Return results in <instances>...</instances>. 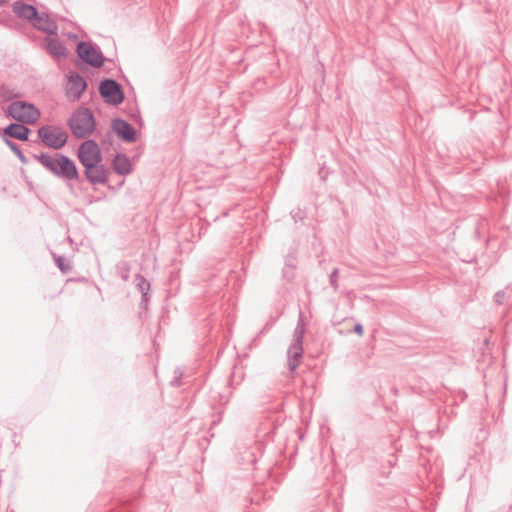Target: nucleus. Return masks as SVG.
I'll list each match as a JSON object with an SVG mask.
<instances>
[{"label":"nucleus","instance_id":"4","mask_svg":"<svg viewBox=\"0 0 512 512\" xmlns=\"http://www.w3.org/2000/svg\"><path fill=\"white\" fill-rule=\"evenodd\" d=\"M38 138L47 147L55 150L64 147L68 141V133L54 125H44L37 130Z\"/></svg>","mask_w":512,"mask_h":512},{"label":"nucleus","instance_id":"20","mask_svg":"<svg viewBox=\"0 0 512 512\" xmlns=\"http://www.w3.org/2000/svg\"><path fill=\"white\" fill-rule=\"evenodd\" d=\"M338 274H339V270H338V268H335L332 270V272L330 273V276H329L330 285L335 292L338 291V288H339Z\"/></svg>","mask_w":512,"mask_h":512},{"label":"nucleus","instance_id":"9","mask_svg":"<svg viewBox=\"0 0 512 512\" xmlns=\"http://www.w3.org/2000/svg\"><path fill=\"white\" fill-rule=\"evenodd\" d=\"M77 158L82 166L103 162L100 147L93 139L85 140L79 145Z\"/></svg>","mask_w":512,"mask_h":512},{"label":"nucleus","instance_id":"17","mask_svg":"<svg viewBox=\"0 0 512 512\" xmlns=\"http://www.w3.org/2000/svg\"><path fill=\"white\" fill-rule=\"evenodd\" d=\"M53 258H54L56 266L59 268V270L62 273L67 274V273L71 272L72 265L70 264L69 260H67L66 258H64L62 256H58L56 254H53Z\"/></svg>","mask_w":512,"mask_h":512},{"label":"nucleus","instance_id":"19","mask_svg":"<svg viewBox=\"0 0 512 512\" xmlns=\"http://www.w3.org/2000/svg\"><path fill=\"white\" fill-rule=\"evenodd\" d=\"M135 281H136V287L140 293L149 292L150 283L147 281V279L143 275L137 274L135 276Z\"/></svg>","mask_w":512,"mask_h":512},{"label":"nucleus","instance_id":"27","mask_svg":"<svg viewBox=\"0 0 512 512\" xmlns=\"http://www.w3.org/2000/svg\"><path fill=\"white\" fill-rule=\"evenodd\" d=\"M121 278L124 280V281H127L129 279V267H127L125 273L122 274Z\"/></svg>","mask_w":512,"mask_h":512},{"label":"nucleus","instance_id":"11","mask_svg":"<svg viewBox=\"0 0 512 512\" xmlns=\"http://www.w3.org/2000/svg\"><path fill=\"white\" fill-rule=\"evenodd\" d=\"M111 129L122 141L133 143L137 140L136 129L126 120L115 118L111 121Z\"/></svg>","mask_w":512,"mask_h":512},{"label":"nucleus","instance_id":"26","mask_svg":"<svg viewBox=\"0 0 512 512\" xmlns=\"http://www.w3.org/2000/svg\"><path fill=\"white\" fill-rule=\"evenodd\" d=\"M40 115V110L36 106H34V123L39 119Z\"/></svg>","mask_w":512,"mask_h":512},{"label":"nucleus","instance_id":"1","mask_svg":"<svg viewBox=\"0 0 512 512\" xmlns=\"http://www.w3.org/2000/svg\"><path fill=\"white\" fill-rule=\"evenodd\" d=\"M34 158L59 179L66 182L77 181L83 183V178H81L75 162L68 156L61 153H55L54 155L41 153L40 155H34Z\"/></svg>","mask_w":512,"mask_h":512},{"label":"nucleus","instance_id":"8","mask_svg":"<svg viewBox=\"0 0 512 512\" xmlns=\"http://www.w3.org/2000/svg\"><path fill=\"white\" fill-rule=\"evenodd\" d=\"M34 29L42 31L48 36H58L57 21L46 7L39 8L34 4Z\"/></svg>","mask_w":512,"mask_h":512},{"label":"nucleus","instance_id":"16","mask_svg":"<svg viewBox=\"0 0 512 512\" xmlns=\"http://www.w3.org/2000/svg\"><path fill=\"white\" fill-rule=\"evenodd\" d=\"M12 9L19 18L32 22V4L16 1L12 4Z\"/></svg>","mask_w":512,"mask_h":512},{"label":"nucleus","instance_id":"10","mask_svg":"<svg viewBox=\"0 0 512 512\" xmlns=\"http://www.w3.org/2000/svg\"><path fill=\"white\" fill-rule=\"evenodd\" d=\"M6 113L8 117L18 122L32 124V103L25 101L11 102Z\"/></svg>","mask_w":512,"mask_h":512},{"label":"nucleus","instance_id":"18","mask_svg":"<svg viewBox=\"0 0 512 512\" xmlns=\"http://www.w3.org/2000/svg\"><path fill=\"white\" fill-rule=\"evenodd\" d=\"M4 141L7 144V146L15 153V155L19 158V160L22 163H24V164L28 163L27 157H25V155L22 153L20 147L15 142H13L12 140H10L8 138H4Z\"/></svg>","mask_w":512,"mask_h":512},{"label":"nucleus","instance_id":"2","mask_svg":"<svg viewBox=\"0 0 512 512\" xmlns=\"http://www.w3.org/2000/svg\"><path fill=\"white\" fill-rule=\"evenodd\" d=\"M68 125L74 137L82 139L94 132L96 120L90 109L80 108L72 113Z\"/></svg>","mask_w":512,"mask_h":512},{"label":"nucleus","instance_id":"29","mask_svg":"<svg viewBox=\"0 0 512 512\" xmlns=\"http://www.w3.org/2000/svg\"><path fill=\"white\" fill-rule=\"evenodd\" d=\"M8 2V0H0V6L5 5Z\"/></svg>","mask_w":512,"mask_h":512},{"label":"nucleus","instance_id":"6","mask_svg":"<svg viewBox=\"0 0 512 512\" xmlns=\"http://www.w3.org/2000/svg\"><path fill=\"white\" fill-rule=\"evenodd\" d=\"M99 94L105 103L117 106L125 99L121 84L112 78H104L98 87Z\"/></svg>","mask_w":512,"mask_h":512},{"label":"nucleus","instance_id":"5","mask_svg":"<svg viewBox=\"0 0 512 512\" xmlns=\"http://www.w3.org/2000/svg\"><path fill=\"white\" fill-rule=\"evenodd\" d=\"M305 328L300 320L293 333V342L287 350L288 357V369L293 373L300 364V360L303 356V338Z\"/></svg>","mask_w":512,"mask_h":512},{"label":"nucleus","instance_id":"22","mask_svg":"<svg viewBox=\"0 0 512 512\" xmlns=\"http://www.w3.org/2000/svg\"><path fill=\"white\" fill-rule=\"evenodd\" d=\"M505 298V292L504 291H498L494 295V301L497 305H501Z\"/></svg>","mask_w":512,"mask_h":512},{"label":"nucleus","instance_id":"12","mask_svg":"<svg viewBox=\"0 0 512 512\" xmlns=\"http://www.w3.org/2000/svg\"><path fill=\"white\" fill-rule=\"evenodd\" d=\"M86 88V80L77 72H71L68 76V84L66 87L67 97L72 101H76L81 98Z\"/></svg>","mask_w":512,"mask_h":512},{"label":"nucleus","instance_id":"25","mask_svg":"<svg viewBox=\"0 0 512 512\" xmlns=\"http://www.w3.org/2000/svg\"><path fill=\"white\" fill-rule=\"evenodd\" d=\"M141 295H142V303L146 305L150 300V294H149V292H142Z\"/></svg>","mask_w":512,"mask_h":512},{"label":"nucleus","instance_id":"3","mask_svg":"<svg viewBox=\"0 0 512 512\" xmlns=\"http://www.w3.org/2000/svg\"><path fill=\"white\" fill-rule=\"evenodd\" d=\"M76 54L83 64L93 68H101L106 61L101 49L91 41H80L76 46Z\"/></svg>","mask_w":512,"mask_h":512},{"label":"nucleus","instance_id":"23","mask_svg":"<svg viewBox=\"0 0 512 512\" xmlns=\"http://www.w3.org/2000/svg\"><path fill=\"white\" fill-rule=\"evenodd\" d=\"M181 378H182V373H179L178 376L174 377L171 381H170V385L172 387H179L181 385Z\"/></svg>","mask_w":512,"mask_h":512},{"label":"nucleus","instance_id":"24","mask_svg":"<svg viewBox=\"0 0 512 512\" xmlns=\"http://www.w3.org/2000/svg\"><path fill=\"white\" fill-rule=\"evenodd\" d=\"M353 331L358 334L359 336H362L363 333H364V328H363V325L361 323H357L355 324L354 328H353Z\"/></svg>","mask_w":512,"mask_h":512},{"label":"nucleus","instance_id":"7","mask_svg":"<svg viewBox=\"0 0 512 512\" xmlns=\"http://www.w3.org/2000/svg\"><path fill=\"white\" fill-rule=\"evenodd\" d=\"M83 168L84 171L81 178H83V182L87 181L94 186V190H96L97 185L108 186V188H111L108 183L110 169L104 165L103 162L83 166Z\"/></svg>","mask_w":512,"mask_h":512},{"label":"nucleus","instance_id":"28","mask_svg":"<svg viewBox=\"0 0 512 512\" xmlns=\"http://www.w3.org/2000/svg\"><path fill=\"white\" fill-rule=\"evenodd\" d=\"M25 178H26V183H27L28 187L31 189L32 188V182H30L26 176H25Z\"/></svg>","mask_w":512,"mask_h":512},{"label":"nucleus","instance_id":"15","mask_svg":"<svg viewBox=\"0 0 512 512\" xmlns=\"http://www.w3.org/2000/svg\"><path fill=\"white\" fill-rule=\"evenodd\" d=\"M113 170L119 175H128L132 171L129 158L122 153H117L112 161Z\"/></svg>","mask_w":512,"mask_h":512},{"label":"nucleus","instance_id":"14","mask_svg":"<svg viewBox=\"0 0 512 512\" xmlns=\"http://www.w3.org/2000/svg\"><path fill=\"white\" fill-rule=\"evenodd\" d=\"M25 123H10L3 129V138H15L21 141L28 140L30 129L24 125Z\"/></svg>","mask_w":512,"mask_h":512},{"label":"nucleus","instance_id":"21","mask_svg":"<svg viewBox=\"0 0 512 512\" xmlns=\"http://www.w3.org/2000/svg\"><path fill=\"white\" fill-rule=\"evenodd\" d=\"M101 144L103 148L109 149L110 146L113 145V134L112 132L108 131L105 135H103L101 139Z\"/></svg>","mask_w":512,"mask_h":512},{"label":"nucleus","instance_id":"13","mask_svg":"<svg viewBox=\"0 0 512 512\" xmlns=\"http://www.w3.org/2000/svg\"><path fill=\"white\" fill-rule=\"evenodd\" d=\"M44 50L54 59H62L67 57V49L65 45L57 38V36H48L43 42Z\"/></svg>","mask_w":512,"mask_h":512}]
</instances>
